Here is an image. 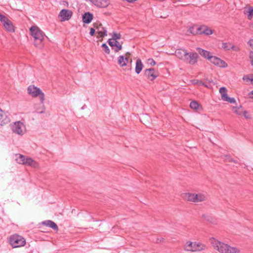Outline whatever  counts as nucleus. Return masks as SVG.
I'll list each match as a JSON object with an SVG mask.
<instances>
[{"label": "nucleus", "mask_w": 253, "mask_h": 253, "mask_svg": "<svg viewBox=\"0 0 253 253\" xmlns=\"http://www.w3.org/2000/svg\"><path fill=\"white\" fill-rule=\"evenodd\" d=\"M188 52L186 50L182 49H177L175 51V56L180 59L188 60Z\"/></svg>", "instance_id": "obj_14"}, {"label": "nucleus", "mask_w": 253, "mask_h": 253, "mask_svg": "<svg viewBox=\"0 0 253 253\" xmlns=\"http://www.w3.org/2000/svg\"><path fill=\"white\" fill-rule=\"evenodd\" d=\"M195 193H186L182 195V197L184 200L193 203L195 201Z\"/></svg>", "instance_id": "obj_19"}, {"label": "nucleus", "mask_w": 253, "mask_h": 253, "mask_svg": "<svg viewBox=\"0 0 253 253\" xmlns=\"http://www.w3.org/2000/svg\"><path fill=\"white\" fill-rule=\"evenodd\" d=\"M196 27H197V26L194 25L193 26H191V27H189V28L188 29V31H187L188 32L194 36L199 35L198 27L195 30Z\"/></svg>", "instance_id": "obj_26"}, {"label": "nucleus", "mask_w": 253, "mask_h": 253, "mask_svg": "<svg viewBox=\"0 0 253 253\" xmlns=\"http://www.w3.org/2000/svg\"><path fill=\"white\" fill-rule=\"evenodd\" d=\"M37 112L38 113H40V114H42V113H44L45 112V107H44V106L43 105H42V110L41 111H38V110H37Z\"/></svg>", "instance_id": "obj_41"}, {"label": "nucleus", "mask_w": 253, "mask_h": 253, "mask_svg": "<svg viewBox=\"0 0 253 253\" xmlns=\"http://www.w3.org/2000/svg\"><path fill=\"white\" fill-rule=\"evenodd\" d=\"M207 248L205 245L199 242H187L184 246L185 251L188 252H199L205 250Z\"/></svg>", "instance_id": "obj_4"}, {"label": "nucleus", "mask_w": 253, "mask_h": 253, "mask_svg": "<svg viewBox=\"0 0 253 253\" xmlns=\"http://www.w3.org/2000/svg\"><path fill=\"white\" fill-rule=\"evenodd\" d=\"M148 63L152 66L156 65V62L152 58H149L148 59Z\"/></svg>", "instance_id": "obj_37"}, {"label": "nucleus", "mask_w": 253, "mask_h": 253, "mask_svg": "<svg viewBox=\"0 0 253 253\" xmlns=\"http://www.w3.org/2000/svg\"><path fill=\"white\" fill-rule=\"evenodd\" d=\"M243 115L247 119H250L251 118V115L248 114V112L246 111L243 112Z\"/></svg>", "instance_id": "obj_38"}, {"label": "nucleus", "mask_w": 253, "mask_h": 253, "mask_svg": "<svg viewBox=\"0 0 253 253\" xmlns=\"http://www.w3.org/2000/svg\"><path fill=\"white\" fill-rule=\"evenodd\" d=\"M0 21L7 31L11 33L14 32V26L12 22L1 13H0Z\"/></svg>", "instance_id": "obj_8"}, {"label": "nucleus", "mask_w": 253, "mask_h": 253, "mask_svg": "<svg viewBox=\"0 0 253 253\" xmlns=\"http://www.w3.org/2000/svg\"><path fill=\"white\" fill-rule=\"evenodd\" d=\"M209 60L213 64L218 66L220 67L225 68L227 67V64L225 62L212 55L209 59Z\"/></svg>", "instance_id": "obj_9"}, {"label": "nucleus", "mask_w": 253, "mask_h": 253, "mask_svg": "<svg viewBox=\"0 0 253 253\" xmlns=\"http://www.w3.org/2000/svg\"><path fill=\"white\" fill-rule=\"evenodd\" d=\"M232 49L236 51H238L240 50V48L238 47L235 46L234 45H232L230 47V49Z\"/></svg>", "instance_id": "obj_40"}, {"label": "nucleus", "mask_w": 253, "mask_h": 253, "mask_svg": "<svg viewBox=\"0 0 253 253\" xmlns=\"http://www.w3.org/2000/svg\"><path fill=\"white\" fill-rule=\"evenodd\" d=\"M144 74L151 81H153L158 76V72H156L154 68L146 69L144 71Z\"/></svg>", "instance_id": "obj_10"}, {"label": "nucleus", "mask_w": 253, "mask_h": 253, "mask_svg": "<svg viewBox=\"0 0 253 253\" xmlns=\"http://www.w3.org/2000/svg\"><path fill=\"white\" fill-rule=\"evenodd\" d=\"M93 18V15L90 12H86L83 16L84 23L88 24L91 22Z\"/></svg>", "instance_id": "obj_21"}, {"label": "nucleus", "mask_w": 253, "mask_h": 253, "mask_svg": "<svg viewBox=\"0 0 253 253\" xmlns=\"http://www.w3.org/2000/svg\"><path fill=\"white\" fill-rule=\"evenodd\" d=\"M251 94L253 95V90L251 91Z\"/></svg>", "instance_id": "obj_46"}, {"label": "nucleus", "mask_w": 253, "mask_h": 253, "mask_svg": "<svg viewBox=\"0 0 253 253\" xmlns=\"http://www.w3.org/2000/svg\"><path fill=\"white\" fill-rule=\"evenodd\" d=\"M9 244L13 248H19L26 244V240L22 236L18 234L11 236L9 240Z\"/></svg>", "instance_id": "obj_5"}, {"label": "nucleus", "mask_w": 253, "mask_h": 253, "mask_svg": "<svg viewBox=\"0 0 253 253\" xmlns=\"http://www.w3.org/2000/svg\"><path fill=\"white\" fill-rule=\"evenodd\" d=\"M92 0H90V1H91Z\"/></svg>", "instance_id": "obj_47"}, {"label": "nucleus", "mask_w": 253, "mask_h": 253, "mask_svg": "<svg viewBox=\"0 0 253 253\" xmlns=\"http://www.w3.org/2000/svg\"><path fill=\"white\" fill-rule=\"evenodd\" d=\"M211 244L213 248L220 253H240L239 248L232 247L230 245L220 242L215 239L211 240Z\"/></svg>", "instance_id": "obj_1"}, {"label": "nucleus", "mask_w": 253, "mask_h": 253, "mask_svg": "<svg viewBox=\"0 0 253 253\" xmlns=\"http://www.w3.org/2000/svg\"><path fill=\"white\" fill-rule=\"evenodd\" d=\"M28 93L33 97L39 96L42 103H43L44 100V94L41 89L34 85H31L28 86L27 89Z\"/></svg>", "instance_id": "obj_6"}, {"label": "nucleus", "mask_w": 253, "mask_h": 253, "mask_svg": "<svg viewBox=\"0 0 253 253\" xmlns=\"http://www.w3.org/2000/svg\"><path fill=\"white\" fill-rule=\"evenodd\" d=\"M43 225L48 226L55 230H58V228L57 225L52 221L48 220L42 222Z\"/></svg>", "instance_id": "obj_23"}, {"label": "nucleus", "mask_w": 253, "mask_h": 253, "mask_svg": "<svg viewBox=\"0 0 253 253\" xmlns=\"http://www.w3.org/2000/svg\"><path fill=\"white\" fill-rule=\"evenodd\" d=\"M249 57L251 62L252 65L253 66V51L250 52Z\"/></svg>", "instance_id": "obj_39"}, {"label": "nucleus", "mask_w": 253, "mask_h": 253, "mask_svg": "<svg viewBox=\"0 0 253 253\" xmlns=\"http://www.w3.org/2000/svg\"><path fill=\"white\" fill-rule=\"evenodd\" d=\"M126 55H130V53H129V52H126Z\"/></svg>", "instance_id": "obj_45"}, {"label": "nucleus", "mask_w": 253, "mask_h": 253, "mask_svg": "<svg viewBox=\"0 0 253 253\" xmlns=\"http://www.w3.org/2000/svg\"><path fill=\"white\" fill-rule=\"evenodd\" d=\"M248 44L250 45V46L253 47V39L250 40L248 42Z\"/></svg>", "instance_id": "obj_43"}, {"label": "nucleus", "mask_w": 253, "mask_h": 253, "mask_svg": "<svg viewBox=\"0 0 253 253\" xmlns=\"http://www.w3.org/2000/svg\"><path fill=\"white\" fill-rule=\"evenodd\" d=\"M224 101H227L228 102H230L231 103H236V100L234 98H231L228 96L226 97Z\"/></svg>", "instance_id": "obj_36"}, {"label": "nucleus", "mask_w": 253, "mask_h": 253, "mask_svg": "<svg viewBox=\"0 0 253 253\" xmlns=\"http://www.w3.org/2000/svg\"><path fill=\"white\" fill-rule=\"evenodd\" d=\"M243 80L247 83L250 82L251 84H253V75L252 74L244 76Z\"/></svg>", "instance_id": "obj_27"}, {"label": "nucleus", "mask_w": 253, "mask_h": 253, "mask_svg": "<svg viewBox=\"0 0 253 253\" xmlns=\"http://www.w3.org/2000/svg\"><path fill=\"white\" fill-rule=\"evenodd\" d=\"M230 44L226 42H224L222 44V47L226 50H230Z\"/></svg>", "instance_id": "obj_35"}, {"label": "nucleus", "mask_w": 253, "mask_h": 253, "mask_svg": "<svg viewBox=\"0 0 253 253\" xmlns=\"http://www.w3.org/2000/svg\"><path fill=\"white\" fill-rule=\"evenodd\" d=\"M232 109L234 112L238 115H242L244 112L241 107H233Z\"/></svg>", "instance_id": "obj_30"}, {"label": "nucleus", "mask_w": 253, "mask_h": 253, "mask_svg": "<svg viewBox=\"0 0 253 253\" xmlns=\"http://www.w3.org/2000/svg\"><path fill=\"white\" fill-rule=\"evenodd\" d=\"M10 122L9 118L5 112L0 109V125L3 126Z\"/></svg>", "instance_id": "obj_16"}, {"label": "nucleus", "mask_w": 253, "mask_h": 253, "mask_svg": "<svg viewBox=\"0 0 253 253\" xmlns=\"http://www.w3.org/2000/svg\"><path fill=\"white\" fill-rule=\"evenodd\" d=\"M108 42L111 46L116 47V48L114 49L115 52H117L122 49V44H120L117 41H112L111 40H108Z\"/></svg>", "instance_id": "obj_18"}, {"label": "nucleus", "mask_w": 253, "mask_h": 253, "mask_svg": "<svg viewBox=\"0 0 253 253\" xmlns=\"http://www.w3.org/2000/svg\"><path fill=\"white\" fill-rule=\"evenodd\" d=\"M143 67V64H142L141 59H137L136 61V65H135V72L137 74H139L141 72V71H142Z\"/></svg>", "instance_id": "obj_24"}, {"label": "nucleus", "mask_w": 253, "mask_h": 253, "mask_svg": "<svg viewBox=\"0 0 253 253\" xmlns=\"http://www.w3.org/2000/svg\"><path fill=\"white\" fill-rule=\"evenodd\" d=\"M95 33V29L93 28H91L90 29L89 34L91 36H93Z\"/></svg>", "instance_id": "obj_42"}, {"label": "nucleus", "mask_w": 253, "mask_h": 253, "mask_svg": "<svg viewBox=\"0 0 253 253\" xmlns=\"http://www.w3.org/2000/svg\"><path fill=\"white\" fill-rule=\"evenodd\" d=\"M199 35L204 34L206 36H210L213 34V31L208 26L205 25L198 27Z\"/></svg>", "instance_id": "obj_12"}, {"label": "nucleus", "mask_w": 253, "mask_h": 253, "mask_svg": "<svg viewBox=\"0 0 253 253\" xmlns=\"http://www.w3.org/2000/svg\"><path fill=\"white\" fill-rule=\"evenodd\" d=\"M121 35L119 33H113L112 35V38L110 40L112 41H117L121 38Z\"/></svg>", "instance_id": "obj_32"}, {"label": "nucleus", "mask_w": 253, "mask_h": 253, "mask_svg": "<svg viewBox=\"0 0 253 253\" xmlns=\"http://www.w3.org/2000/svg\"><path fill=\"white\" fill-rule=\"evenodd\" d=\"M211 217H210V216H207V220H208V221H210V219H211Z\"/></svg>", "instance_id": "obj_44"}, {"label": "nucleus", "mask_w": 253, "mask_h": 253, "mask_svg": "<svg viewBox=\"0 0 253 253\" xmlns=\"http://www.w3.org/2000/svg\"><path fill=\"white\" fill-rule=\"evenodd\" d=\"M207 200V196L202 193L195 194L194 203H198L205 201Z\"/></svg>", "instance_id": "obj_22"}, {"label": "nucleus", "mask_w": 253, "mask_h": 253, "mask_svg": "<svg viewBox=\"0 0 253 253\" xmlns=\"http://www.w3.org/2000/svg\"><path fill=\"white\" fill-rule=\"evenodd\" d=\"M192 83L194 84H198L199 85H203L207 86V85L202 81L198 80H193L192 81Z\"/></svg>", "instance_id": "obj_33"}, {"label": "nucleus", "mask_w": 253, "mask_h": 253, "mask_svg": "<svg viewBox=\"0 0 253 253\" xmlns=\"http://www.w3.org/2000/svg\"><path fill=\"white\" fill-rule=\"evenodd\" d=\"M59 16L61 18V21L69 20L72 16V12L69 9H62L59 13Z\"/></svg>", "instance_id": "obj_11"}, {"label": "nucleus", "mask_w": 253, "mask_h": 253, "mask_svg": "<svg viewBox=\"0 0 253 253\" xmlns=\"http://www.w3.org/2000/svg\"><path fill=\"white\" fill-rule=\"evenodd\" d=\"M102 47L103 48L104 52L106 54H108L110 53V49L106 43H103L102 44Z\"/></svg>", "instance_id": "obj_34"}, {"label": "nucleus", "mask_w": 253, "mask_h": 253, "mask_svg": "<svg viewBox=\"0 0 253 253\" xmlns=\"http://www.w3.org/2000/svg\"><path fill=\"white\" fill-rule=\"evenodd\" d=\"M190 107L191 109L197 110L199 107V104L197 101H193L190 103Z\"/></svg>", "instance_id": "obj_31"}, {"label": "nucleus", "mask_w": 253, "mask_h": 253, "mask_svg": "<svg viewBox=\"0 0 253 253\" xmlns=\"http://www.w3.org/2000/svg\"><path fill=\"white\" fill-rule=\"evenodd\" d=\"M11 129L14 133L20 135H23L26 131L25 126L20 121L16 122L12 125Z\"/></svg>", "instance_id": "obj_7"}, {"label": "nucleus", "mask_w": 253, "mask_h": 253, "mask_svg": "<svg viewBox=\"0 0 253 253\" xmlns=\"http://www.w3.org/2000/svg\"><path fill=\"white\" fill-rule=\"evenodd\" d=\"M244 13L248 15L249 19H251L253 16V7H249L247 9L245 10Z\"/></svg>", "instance_id": "obj_29"}, {"label": "nucleus", "mask_w": 253, "mask_h": 253, "mask_svg": "<svg viewBox=\"0 0 253 253\" xmlns=\"http://www.w3.org/2000/svg\"><path fill=\"white\" fill-rule=\"evenodd\" d=\"M15 160L19 164L29 166L35 168L38 167V164L36 161L30 157L21 154H16Z\"/></svg>", "instance_id": "obj_3"}, {"label": "nucleus", "mask_w": 253, "mask_h": 253, "mask_svg": "<svg viewBox=\"0 0 253 253\" xmlns=\"http://www.w3.org/2000/svg\"><path fill=\"white\" fill-rule=\"evenodd\" d=\"M128 61V58L125 57L123 55H121L118 57V62L121 67H124L126 65V62Z\"/></svg>", "instance_id": "obj_25"}, {"label": "nucleus", "mask_w": 253, "mask_h": 253, "mask_svg": "<svg viewBox=\"0 0 253 253\" xmlns=\"http://www.w3.org/2000/svg\"><path fill=\"white\" fill-rule=\"evenodd\" d=\"M188 60H186L190 64L193 65L197 62L198 55L196 52H188Z\"/></svg>", "instance_id": "obj_15"}, {"label": "nucleus", "mask_w": 253, "mask_h": 253, "mask_svg": "<svg viewBox=\"0 0 253 253\" xmlns=\"http://www.w3.org/2000/svg\"><path fill=\"white\" fill-rule=\"evenodd\" d=\"M219 92L221 94V99L224 100L228 96L227 94V89L225 87H221L219 89Z\"/></svg>", "instance_id": "obj_28"}, {"label": "nucleus", "mask_w": 253, "mask_h": 253, "mask_svg": "<svg viewBox=\"0 0 253 253\" xmlns=\"http://www.w3.org/2000/svg\"><path fill=\"white\" fill-rule=\"evenodd\" d=\"M197 50L201 56L209 60L211 56V54L210 52L203 49L200 47L197 48Z\"/></svg>", "instance_id": "obj_20"}, {"label": "nucleus", "mask_w": 253, "mask_h": 253, "mask_svg": "<svg viewBox=\"0 0 253 253\" xmlns=\"http://www.w3.org/2000/svg\"><path fill=\"white\" fill-rule=\"evenodd\" d=\"M91 1L99 7H106L109 4L108 0H92Z\"/></svg>", "instance_id": "obj_17"}, {"label": "nucleus", "mask_w": 253, "mask_h": 253, "mask_svg": "<svg viewBox=\"0 0 253 253\" xmlns=\"http://www.w3.org/2000/svg\"><path fill=\"white\" fill-rule=\"evenodd\" d=\"M30 31L31 36L35 40V45L36 47H42L43 46L42 44L38 45V44L36 42H39L40 43H42L44 39V33L39 29V27L35 26H32L30 29Z\"/></svg>", "instance_id": "obj_2"}, {"label": "nucleus", "mask_w": 253, "mask_h": 253, "mask_svg": "<svg viewBox=\"0 0 253 253\" xmlns=\"http://www.w3.org/2000/svg\"><path fill=\"white\" fill-rule=\"evenodd\" d=\"M94 27L97 30V34L101 37L103 38L107 36V30L102 26L100 23H95Z\"/></svg>", "instance_id": "obj_13"}]
</instances>
